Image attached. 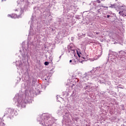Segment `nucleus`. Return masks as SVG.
I'll return each instance as SVG.
<instances>
[{
	"mask_svg": "<svg viewBox=\"0 0 126 126\" xmlns=\"http://www.w3.org/2000/svg\"><path fill=\"white\" fill-rule=\"evenodd\" d=\"M51 115L49 113H43L37 118L38 122H39L41 126H51L53 125V120H51Z\"/></svg>",
	"mask_w": 126,
	"mask_h": 126,
	"instance_id": "nucleus-1",
	"label": "nucleus"
},
{
	"mask_svg": "<svg viewBox=\"0 0 126 126\" xmlns=\"http://www.w3.org/2000/svg\"><path fill=\"white\" fill-rule=\"evenodd\" d=\"M14 101L17 102V106L20 108H25L26 106V96L25 95H19L17 94L14 98Z\"/></svg>",
	"mask_w": 126,
	"mask_h": 126,
	"instance_id": "nucleus-2",
	"label": "nucleus"
},
{
	"mask_svg": "<svg viewBox=\"0 0 126 126\" xmlns=\"http://www.w3.org/2000/svg\"><path fill=\"white\" fill-rule=\"evenodd\" d=\"M7 117L9 118L10 119H12L14 116H16L17 115V112H16V110L11 109L8 108L5 112V115L4 116H6Z\"/></svg>",
	"mask_w": 126,
	"mask_h": 126,
	"instance_id": "nucleus-3",
	"label": "nucleus"
},
{
	"mask_svg": "<svg viewBox=\"0 0 126 126\" xmlns=\"http://www.w3.org/2000/svg\"><path fill=\"white\" fill-rule=\"evenodd\" d=\"M90 5H91V9H93L94 10L95 9H98L99 7H106V6H104L103 5H97V3H96V1H92V2L90 4Z\"/></svg>",
	"mask_w": 126,
	"mask_h": 126,
	"instance_id": "nucleus-4",
	"label": "nucleus"
},
{
	"mask_svg": "<svg viewBox=\"0 0 126 126\" xmlns=\"http://www.w3.org/2000/svg\"><path fill=\"white\" fill-rule=\"evenodd\" d=\"M90 84H91V83H88L87 84H84L83 86H84V90H86V89H89V88H90Z\"/></svg>",
	"mask_w": 126,
	"mask_h": 126,
	"instance_id": "nucleus-5",
	"label": "nucleus"
},
{
	"mask_svg": "<svg viewBox=\"0 0 126 126\" xmlns=\"http://www.w3.org/2000/svg\"><path fill=\"white\" fill-rule=\"evenodd\" d=\"M8 17H11V18H13L14 19H15V18H19L20 17V16H17V15L15 14H13L12 15H8Z\"/></svg>",
	"mask_w": 126,
	"mask_h": 126,
	"instance_id": "nucleus-6",
	"label": "nucleus"
},
{
	"mask_svg": "<svg viewBox=\"0 0 126 126\" xmlns=\"http://www.w3.org/2000/svg\"><path fill=\"white\" fill-rule=\"evenodd\" d=\"M119 55H121V56H122V58H125V56L126 55V52L122 50L119 52Z\"/></svg>",
	"mask_w": 126,
	"mask_h": 126,
	"instance_id": "nucleus-7",
	"label": "nucleus"
},
{
	"mask_svg": "<svg viewBox=\"0 0 126 126\" xmlns=\"http://www.w3.org/2000/svg\"><path fill=\"white\" fill-rule=\"evenodd\" d=\"M69 52H70V53H71V56H73V55L75 56V50H74V49H70Z\"/></svg>",
	"mask_w": 126,
	"mask_h": 126,
	"instance_id": "nucleus-8",
	"label": "nucleus"
},
{
	"mask_svg": "<svg viewBox=\"0 0 126 126\" xmlns=\"http://www.w3.org/2000/svg\"><path fill=\"white\" fill-rule=\"evenodd\" d=\"M89 76L86 73V76H84L83 77V80L84 81H86V80H88L89 79Z\"/></svg>",
	"mask_w": 126,
	"mask_h": 126,
	"instance_id": "nucleus-9",
	"label": "nucleus"
},
{
	"mask_svg": "<svg viewBox=\"0 0 126 126\" xmlns=\"http://www.w3.org/2000/svg\"><path fill=\"white\" fill-rule=\"evenodd\" d=\"M77 60L75 59H72V63L71 64L74 65H75V64H77Z\"/></svg>",
	"mask_w": 126,
	"mask_h": 126,
	"instance_id": "nucleus-10",
	"label": "nucleus"
},
{
	"mask_svg": "<svg viewBox=\"0 0 126 126\" xmlns=\"http://www.w3.org/2000/svg\"><path fill=\"white\" fill-rule=\"evenodd\" d=\"M109 7L111 8H116V4H111Z\"/></svg>",
	"mask_w": 126,
	"mask_h": 126,
	"instance_id": "nucleus-11",
	"label": "nucleus"
},
{
	"mask_svg": "<svg viewBox=\"0 0 126 126\" xmlns=\"http://www.w3.org/2000/svg\"><path fill=\"white\" fill-rule=\"evenodd\" d=\"M16 65H19V66H21V65H22V64L20 63V64H18V62L16 61Z\"/></svg>",
	"mask_w": 126,
	"mask_h": 126,
	"instance_id": "nucleus-12",
	"label": "nucleus"
},
{
	"mask_svg": "<svg viewBox=\"0 0 126 126\" xmlns=\"http://www.w3.org/2000/svg\"><path fill=\"white\" fill-rule=\"evenodd\" d=\"M83 60H82V61H81L80 60H78L79 63H82V62H84V61H85V58L83 57Z\"/></svg>",
	"mask_w": 126,
	"mask_h": 126,
	"instance_id": "nucleus-13",
	"label": "nucleus"
},
{
	"mask_svg": "<svg viewBox=\"0 0 126 126\" xmlns=\"http://www.w3.org/2000/svg\"><path fill=\"white\" fill-rule=\"evenodd\" d=\"M77 54L78 55V56L79 57V58H80V54H81V53H79L78 52V50H77Z\"/></svg>",
	"mask_w": 126,
	"mask_h": 126,
	"instance_id": "nucleus-14",
	"label": "nucleus"
},
{
	"mask_svg": "<svg viewBox=\"0 0 126 126\" xmlns=\"http://www.w3.org/2000/svg\"><path fill=\"white\" fill-rule=\"evenodd\" d=\"M50 63L48 62H45V63H44V64H45V65H49V64Z\"/></svg>",
	"mask_w": 126,
	"mask_h": 126,
	"instance_id": "nucleus-15",
	"label": "nucleus"
},
{
	"mask_svg": "<svg viewBox=\"0 0 126 126\" xmlns=\"http://www.w3.org/2000/svg\"><path fill=\"white\" fill-rule=\"evenodd\" d=\"M0 126H4V123L0 122Z\"/></svg>",
	"mask_w": 126,
	"mask_h": 126,
	"instance_id": "nucleus-16",
	"label": "nucleus"
},
{
	"mask_svg": "<svg viewBox=\"0 0 126 126\" xmlns=\"http://www.w3.org/2000/svg\"><path fill=\"white\" fill-rule=\"evenodd\" d=\"M95 2H97V3H101V1H100V0H96L95 1Z\"/></svg>",
	"mask_w": 126,
	"mask_h": 126,
	"instance_id": "nucleus-17",
	"label": "nucleus"
},
{
	"mask_svg": "<svg viewBox=\"0 0 126 126\" xmlns=\"http://www.w3.org/2000/svg\"><path fill=\"white\" fill-rule=\"evenodd\" d=\"M97 9V12L99 13V12H100V10H101V9H102V8H100L99 9V8H98V9Z\"/></svg>",
	"mask_w": 126,
	"mask_h": 126,
	"instance_id": "nucleus-18",
	"label": "nucleus"
},
{
	"mask_svg": "<svg viewBox=\"0 0 126 126\" xmlns=\"http://www.w3.org/2000/svg\"><path fill=\"white\" fill-rule=\"evenodd\" d=\"M103 7V8H104V10H106V9H105V8H108V7ZM100 8H101V7H98V9H100Z\"/></svg>",
	"mask_w": 126,
	"mask_h": 126,
	"instance_id": "nucleus-19",
	"label": "nucleus"
},
{
	"mask_svg": "<svg viewBox=\"0 0 126 126\" xmlns=\"http://www.w3.org/2000/svg\"><path fill=\"white\" fill-rule=\"evenodd\" d=\"M61 113H62V111L61 109H60L59 110H58V112H57V114H61Z\"/></svg>",
	"mask_w": 126,
	"mask_h": 126,
	"instance_id": "nucleus-20",
	"label": "nucleus"
},
{
	"mask_svg": "<svg viewBox=\"0 0 126 126\" xmlns=\"http://www.w3.org/2000/svg\"><path fill=\"white\" fill-rule=\"evenodd\" d=\"M27 46H28V49H29V42H28Z\"/></svg>",
	"mask_w": 126,
	"mask_h": 126,
	"instance_id": "nucleus-21",
	"label": "nucleus"
},
{
	"mask_svg": "<svg viewBox=\"0 0 126 126\" xmlns=\"http://www.w3.org/2000/svg\"><path fill=\"white\" fill-rule=\"evenodd\" d=\"M72 63V60H70L69 61V63Z\"/></svg>",
	"mask_w": 126,
	"mask_h": 126,
	"instance_id": "nucleus-22",
	"label": "nucleus"
},
{
	"mask_svg": "<svg viewBox=\"0 0 126 126\" xmlns=\"http://www.w3.org/2000/svg\"><path fill=\"white\" fill-rule=\"evenodd\" d=\"M95 34H96V35H98V34H99V33L98 32H95Z\"/></svg>",
	"mask_w": 126,
	"mask_h": 126,
	"instance_id": "nucleus-23",
	"label": "nucleus"
},
{
	"mask_svg": "<svg viewBox=\"0 0 126 126\" xmlns=\"http://www.w3.org/2000/svg\"><path fill=\"white\" fill-rule=\"evenodd\" d=\"M122 16H126V14H123L122 15Z\"/></svg>",
	"mask_w": 126,
	"mask_h": 126,
	"instance_id": "nucleus-24",
	"label": "nucleus"
},
{
	"mask_svg": "<svg viewBox=\"0 0 126 126\" xmlns=\"http://www.w3.org/2000/svg\"><path fill=\"white\" fill-rule=\"evenodd\" d=\"M110 15H107V18H109V17H110Z\"/></svg>",
	"mask_w": 126,
	"mask_h": 126,
	"instance_id": "nucleus-25",
	"label": "nucleus"
},
{
	"mask_svg": "<svg viewBox=\"0 0 126 126\" xmlns=\"http://www.w3.org/2000/svg\"><path fill=\"white\" fill-rule=\"evenodd\" d=\"M3 0H4L5 1V0H1V1H3Z\"/></svg>",
	"mask_w": 126,
	"mask_h": 126,
	"instance_id": "nucleus-26",
	"label": "nucleus"
},
{
	"mask_svg": "<svg viewBox=\"0 0 126 126\" xmlns=\"http://www.w3.org/2000/svg\"><path fill=\"white\" fill-rule=\"evenodd\" d=\"M59 58L61 59L62 58V56H60Z\"/></svg>",
	"mask_w": 126,
	"mask_h": 126,
	"instance_id": "nucleus-27",
	"label": "nucleus"
},
{
	"mask_svg": "<svg viewBox=\"0 0 126 126\" xmlns=\"http://www.w3.org/2000/svg\"><path fill=\"white\" fill-rule=\"evenodd\" d=\"M119 14H121V11H120V12H119Z\"/></svg>",
	"mask_w": 126,
	"mask_h": 126,
	"instance_id": "nucleus-28",
	"label": "nucleus"
}]
</instances>
